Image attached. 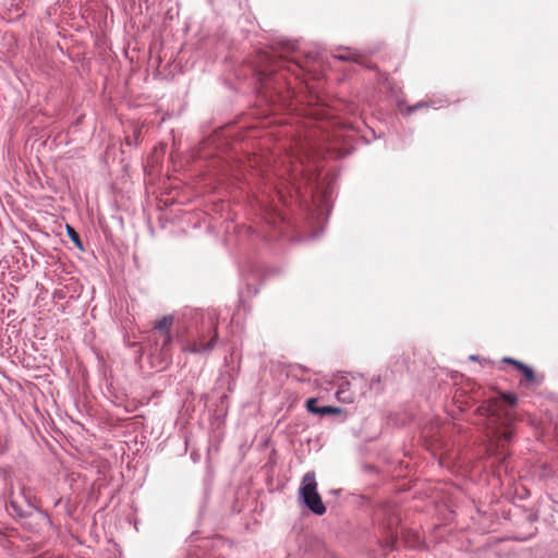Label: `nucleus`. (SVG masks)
<instances>
[{"mask_svg": "<svg viewBox=\"0 0 558 558\" xmlns=\"http://www.w3.org/2000/svg\"><path fill=\"white\" fill-rule=\"evenodd\" d=\"M517 403L518 397L514 393H500L476 409V412L485 417V425L498 447L506 446L513 438V423L518 420L514 411Z\"/></svg>", "mask_w": 558, "mask_h": 558, "instance_id": "1", "label": "nucleus"}, {"mask_svg": "<svg viewBox=\"0 0 558 558\" xmlns=\"http://www.w3.org/2000/svg\"><path fill=\"white\" fill-rule=\"evenodd\" d=\"M218 318L215 313H206L201 315L197 337L186 341L182 347L185 353H208L210 352L218 339Z\"/></svg>", "mask_w": 558, "mask_h": 558, "instance_id": "2", "label": "nucleus"}, {"mask_svg": "<svg viewBox=\"0 0 558 558\" xmlns=\"http://www.w3.org/2000/svg\"><path fill=\"white\" fill-rule=\"evenodd\" d=\"M300 493L306 507L315 514L322 515L326 512V507L320 495L317 493V482L314 472L305 473Z\"/></svg>", "mask_w": 558, "mask_h": 558, "instance_id": "3", "label": "nucleus"}, {"mask_svg": "<svg viewBox=\"0 0 558 558\" xmlns=\"http://www.w3.org/2000/svg\"><path fill=\"white\" fill-rule=\"evenodd\" d=\"M10 507L14 513L21 518L27 517L34 505V496L29 488L24 485H20L17 490L12 489L9 495Z\"/></svg>", "mask_w": 558, "mask_h": 558, "instance_id": "4", "label": "nucleus"}, {"mask_svg": "<svg viewBox=\"0 0 558 558\" xmlns=\"http://www.w3.org/2000/svg\"><path fill=\"white\" fill-rule=\"evenodd\" d=\"M362 381L361 377H352V380L342 379L338 385L336 397L344 403H352L357 395H361V388L357 390V384Z\"/></svg>", "mask_w": 558, "mask_h": 558, "instance_id": "5", "label": "nucleus"}, {"mask_svg": "<svg viewBox=\"0 0 558 558\" xmlns=\"http://www.w3.org/2000/svg\"><path fill=\"white\" fill-rule=\"evenodd\" d=\"M295 51V45L292 43H284L282 44L276 51L274 59L271 60L272 63L279 62V61H286V62H292L295 68L303 69L304 65L294 57H291L292 53Z\"/></svg>", "mask_w": 558, "mask_h": 558, "instance_id": "6", "label": "nucleus"}, {"mask_svg": "<svg viewBox=\"0 0 558 558\" xmlns=\"http://www.w3.org/2000/svg\"><path fill=\"white\" fill-rule=\"evenodd\" d=\"M505 361L514 365L519 371H521L527 381L533 383L535 380V375L531 367L512 359H505Z\"/></svg>", "mask_w": 558, "mask_h": 558, "instance_id": "7", "label": "nucleus"}, {"mask_svg": "<svg viewBox=\"0 0 558 558\" xmlns=\"http://www.w3.org/2000/svg\"><path fill=\"white\" fill-rule=\"evenodd\" d=\"M172 324H173V316L167 315V316H163L162 318H160L159 320H157L155 323L154 327H155V329H157L163 333V332L170 331Z\"/></svg>", "mask_w": 558, "mask_h": 558, "instance_id": "8", "label": "nucleus"}, {"mask_svg": "<svg viewBox=\"0 0 558 558\" xmlns=\"http://www.w3.org/2000/svg\"><path fill=\"white\" fill-rule=\"evenodd\" d=\"M336 58L343 61H354L356 63H362L363 61V57L361 54L352 52L350 50H347L343 53L336 56Z\"/></svg>", "mask_w": 558, "mask_h": 558, "instance_id": "9", "label": "nucleus"}, {"mask_svg": "<svg viewBox=\"0 0 558 558\" xmlns=\"http://www.w3.org/2000/svg\"><path fill=\"white\" fill-rule=\"evenodd\" d=\"M66 232H68L69 238L75 244V246L80 250H83V244H82L81 238H80L78 233L75 231V229L73 227H71L70 225H66Z\"/></svg>", "mask_w": 558, "mask_h": 558, "instance_id": "10", "label": "nucleus"}, {"mask_svg": "<svg viewBox=\"0 0 558 558\" xmlns=\"http://www.w3.org/2000/svg\"><path fill=\"white\" fill-rule=\"evenodd\" d=\"M320 408L317 405V399L311 398L306 401V409L308 412L320 415Z\"/></svg>", "mask_w": 558, "mask_h": 558, "instance_id": "11", "label": "nucleus"}, {"mask_svg": "<svg viewBox=\"0 0 558 558\" xmlns=\"http://www.w3.org/2000/svg\"><path fill=\"white\" fill-rule=\"evenodd\" d=\"M341 410L339 408L335 407H322L320 408V415H327V414H339Z\"/></svg>", "mask_w": 558, "mask_h": 558, "instance_id": "12", "label": "nucleus"}, {"mask_svg": "<svg viewBox=\"0 0 558 558\" xmlns=\"http://www.w3.org/2000/svg\"><path fill=\"white\" fill-rule=\"evenodd\" d=\"M423 107H427V104H425V102H417L416 105L408 108V113H412V112H414L417 109H421Z\"/></svg>", "mask_w": 558, "mask_h": 558, "instance_id": "13", "label": "nucleus"}, {"mask_svg": "<svg viewBox=\"0 0 558 558\" xmlns=\"http://www.w3.org/2000/svg\"><path fill=\"white\" fill-rule=\"evenodd\" d=\"M163 337H165V339H163L162 347L165 348L172 342V336H171L170 331H167V332H163Z\"/></svg>", "mask_w": 558, "mask_h": 558, "instance_id": "14", "label": "nucleus"}, {"mask_svg": "<svg viewBox=\"0 0 558 558\" xmlns=\"http://www.w3.org/2000/svg\"><path fill=\"white\" fill-rule=\"evenodd\" d=\"M274 72V70H264V71H260V81H265L267 76L271 75V73ZM263 84H266L265 82H263Z\"/></svg>", "mask_w": 558, "mask_h": 558, "instance_id": "15", "label": "nucleus"}]
</instances>
